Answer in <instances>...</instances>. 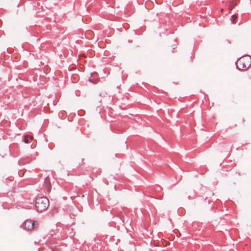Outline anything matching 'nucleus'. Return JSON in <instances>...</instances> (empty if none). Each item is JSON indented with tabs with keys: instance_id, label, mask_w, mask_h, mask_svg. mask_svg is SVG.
Masks as SVG:
<instances>
[{
	"instance_id": "7",
	"label": "nucleus",
	"mask_w": 251,
	"mask_h": 251,
	"mask_svg": "<svg viewBox=\"0 0 251 251\" xmlns=\"http://www.w3.org/2000/svg\"><path fill=\"white\" fill-rule=\"evenodd\" d=\"M232 19H233V21H234L235 20H236L237 18V16L236 15H233L232 16H231Z\"/></svg>"
},
{
	"instance_id": "5",
	"label": "nucleus",
	"mask_w": 251,
	"mask_h": 251,
	"mask_svg": "<svg viewBox=\"0 0 251 251\" xmlns=\"http://www.w3.org/2000/svg\"><path fill=\"white\" fill-rule=\"evenodd\" d=\"M29 139H30V140H33V137L32 136L28 135L25 136L24 140V142H25V143L27 144L29 143Z\"/></svg>"
},
{
	"instance_id": "3",
	"label": "nucleus",
	"mask_w": 251,
	"mask_h": 251,
	"mask_svg": "<svg viewBox=\"0 0 251 251\" xmlns=\"http://www.w3.org/2000/svg\"><path fill=\"white\" fill-rule=\"evenodd\" d=\"M34 222L31 220H27L24 224V227L27 230H31L34 228Z\"/></svg>"
},
{
	"instance_id": "2",
	"label": "nucleus",
	"mask_w": 251,
	"mask_h": 251,
	"mask_svg": "<svg viewBox=\"0 0 251 251\" xmlns=\"http://www.w3.org/2000/svg\"><path fill=\"white\" fill-rule=\"evenodd\" d=\"M251 65V57L249 55L244 56L239 58L236 65L239 70H243L248 68Z\"/></svg>"
},
{
	"instance_id": "6",
	"label": "nucleus",
	"mask_w": 251,
	"mask_h": 251,
	"mask_svg": "<svg viewBox=\"0 0 251 251\" xmlns=\"http://www.w3.org/2000/svg\"><path fill=\"white\" fill-rule=\"evenodd\" d=\"M45 182L47 185V188L48 191H50V182L49 180L48 179H46L45 180Z\"/></svg>"
},
{
	"instance_id": "4",
	"label": "nucleus",
	"mask_w": 251,
	"mask_h": 251,
	"mask_svg": "<svg viewBox=\"0 0 251 251\" xmlns=\"http://www.w3.org/2000/svg\"><path fill=\"white\" fill-rule=\"evenodd\" d=\"M238 4L237 0H232L229 1V4L228 6V9L229 10H231L233 9V8L236 6Z\"/></svg>"
},
{
	"instance_id": "1",
	"label": "nucleus",
	"mask_w": 251,
	"mask_h": 251,
	"mask_svg": "<svg viewBox=\"0 0 251 251\" xmlns=\"http://www.w3.org/2000/svg\"><path fill=\"white\" fill-rule=\"evenodd\" d=\"M49 206V201L45 197H40L36 199L35 206L38 212H43L46 210Z\"/></svg>"
},
{
	"instance_id": "8",
	"label": "nucleus",
	"mask_w": 251,
	"mask_h": 251,
	"mask_svg": "<svg viewBox=\"0 0 251 251\" xmlns=\"http://www.w3.org/2000/svg\"><path fill=\"white\" fill-rule=\"evenodd\" d=\"M223 11H224V9H223V8H222V9H221V12H223Z\"/></svg>"
}]
</instances>
